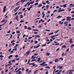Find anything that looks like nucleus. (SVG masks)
<instances>
[{"instance_id": "1", "label": "nucleus", "mask_w": 74, "mask_h": 74, "mask_svg": "<svg viewBox=\"0 0 74 74\" xmlns=\"http://www.w3.org/2000/svg\"><path fill=\"white\" fill-rule=\"evenodd\" d=\"M20 8V6H18L17 7H16L14 10V12H16V11H17L19 9V8Z\"/></svg>"}, {"instance_id": "2", "label": "nucleus", "mask_w": 74, "mask_h": 74, "mask_svg": "<svg viewBox=\"0 0 74 74\" xmlns=\"http://www.w3.org/2000/svg\"><path fill=\"white\" fill-rule=\"evenodd\" d=\"M3 22H3H5V23H4L2 25H5L6 22H7V20H5L4 19L2 20V21L1 22V23H2Z\"/></svg>"}, {"instance_id": "3", "label": "nucleus", "mask_w": 74, "mask_h": 74, "mask_svg": "<svg viewBox=\"0 0 74 74\" xmlns=\"http://www.w3.org/2000/svg\"><path fill=\"white\" fill-rule=\"evenodd\" d=\"M30 52V51H28L25 53L24 55H26V56H28L29 55Z\"/></svg>"}, {"instance_id": "4", "label": "nucleus", "mask_w": 74, "mask_h": 74, "mask_svg": "<svg viewBox=\"0 0 74 74\" xmlns=\"http://www.w3.org/2000/svg\"><path fill=\"white\" fill-rule=\"evenodd\" d=\"M67 19H66L67 21H70L71 20H70V19H71V17H69V16H68L66 18Z\"/></svg>"}, {"instance_id": "5", "label": "nucleus", "mask_w": 74, "mask_h": 74, "mask_svg": "<svg viewBox=\"0 0 74 74\" xmlns=\"http://www.w3.org/2000/svg\"><path fill=\"white\" fill-rule=\"evenodd\" d=\"M46 63V62H43L42 63L40 64V65H47V64H45Z\"/></svg>"}, {"instance_id": "6", "label": "nucleus", "mask_w": 74, "mask_h": 74, "mask_svg": "<svg viewBox=\"0 0 74 74\" xmlns=\"http://www.w3.org/2000/svg\"><path fill=\"white\" fill-rule=\"evenodd\" d=\"M73 39H69V42H71V43H73V41H72Z\"/></svg>"}, {"instance_id": "7", "label": "nucleus", "mask_w": 74, "mask_h": 74, "mask_svg": "<svg viewBox=\"0 0 74 74\" xmlns=\"http://www.w3.org/2000/svg\"><path fill=\"white\" fill-rule=\"evenodd\" d=\"M58 61H59V60H58V59L57 58H56L55 59V62H58Z\"/></svg>"}, {"instance_id": "8", "label": "nucleus", "mask_w": 74, "mask_h": 74, "mask_svg": "<svg viewBox=\"0 0 74 74\" xmlns=\"http://www.w3.org/2000/svg\"><path fill=\"white\" fill-rule=\"evenodd\" d=\"M64 48H66V45H63L62 47V49Z\"/></svg>"}, {"instance_id": "9", "label": "nucleus", "mask_w": 74, "mask_h": 74, "mask_svg": "<svg viewBox=\"0 0 74 74\" xmlns=\"http://www.w3.org/2000/svg\"><path fill=\"white\" fill-rule=\"evenodd\" d=\"M12 56H13V55H11L9 56H8V59H10V58H12Z\"/></svg>"}, {"instance_id": "10", "label": "nucleus", "mask_w": 74, "mask_h": 74, "mask_svg": "<svg viewBox=\"0 0 74 74\" xmlns=\"http://www.w3.org/2000/svg\"><path fill=\"white\" fill-rule=\"evenodd\" d=\"M66 5H67V4H65L63 5V8H66V7H67V6H66Z\"/></svg>"}, {"instance_id": "11", "label": "nucleus", "mask_w": 74, "mask_h": 74, "mask_svg": "<svg viewBox=\"0 0 74 74\" xmlns=\"http://www.w3.org/2000/svg\"><path fill=\"white\" fill-rule=\"evenodd\" d=\"M38 60L36 61V62H39V61H40V60H41V58H38Z\"/></svg>"}, {"instance_id": "12", "label": "nucleus", "mask_w": 74, "mask_h": 74, "mask_svg": "<svg viewBox=\"0 0 74 74\" xmlns=\"http://www.w3.org/2000/svg\"><path fill=\"white\" fill-rule=\"evenodd\" d=\"M17 47H16V48H15V49H12V51H17Z\"/></svg>"}, {"instance_id": "13", "label": "nucleus", "mask_w": 74, "mask_h": 74, "mask_svg": "<svg viewBox=\"0 0 74 74\" xmlns=\"http://www.w3.org/2000/svg\"><path fill=\"white\" fill-rule=\"evenodd\" d=\"M62 16H58L57 17V18H62Z\"/></svg>"}, {"instance_id": "14", "label": "nucleus", "mask_w": 74, "mask_h": 74, "mask_svg": "<svg viewBox=\"0 0 74 74\" xmlns=\"http://www.w3.org/2000/svg\"><path fill=\"white\" fill-rule=\"evenodd\" d=\"M46 3H47L48 4H50V2H49V1H46Z\"/></svg>"}, {"instance_id": "15", "label": "nucleus", "mask_w": 74, "mask_h": 74, "mask_svg": "<svg viewBox=\"0 0 74 74\" xmlns=\"http://www.w3.org/2000/svg\"><path fill=\"white\" fill-rule=\"evenodd\" d=\"M25 1V0H21V3H24Z\"/></svg>"}, {"instance_id": "16", "label": "nucleus", "mask_w": 74, "mask_h": 74, "mask_svg": "<svg viewBox=\"0 0 74 74\" xmlns=\"http://www.w3.org/2000/svg\"><path fill=\"white\" fill-rule=\"evenodd\" d=\"M59 32V30L56 31L54 32V33H55L56 34Z\"/></svg>"}, {"instance_id": "17", "label": "nucleus", "mask_w": 74, "mask_h": 74, "mask_svg": "<svg viewBox=\"0 0 74 74\" xmlns=\"http://www.w3.org/2000/svg\"><path fill=\"white\" fill-rule=\"evenodd\" d=\"M32 30L33 31H37V32H39V30L38 29H33Z\"/></svg>"}, {"instance_id": "18", "label": "nucleus", "mask_w": 74, "mask_h": 74, "mask_svg": "<svg viewBox=\"0 0 74 74\" xmlns=\"http://www.w3.org/2000/svg\"><path fill=\"white\" fill-rule=\"evenodd\" d=\"M18 44H16L15 45V47H14L13 48H16V47H18Z\"/></svg>"}, {"instance_id": "19", "label": "nucleus", "mask_w": 74, "mask_h": 74, "mask_svg": "<svg viewBox=\"0 0 74 74\" xmlns=\"http://www.w3.org/2000/svg\"><path fill=\"white\" fill-rule=\"evenodd\" d=\"M46 8H47V10H48V8H49V5H47L46 7Z\"/></svg>"}, {"instance_id": "20", "label": "nucleus", "mask_w": 74, "mask_h": 74, "mask_svg": "<svg viewBox=\"0 0 74 74\" xmlns=\"http://www.w3.org/2000/svg\"><path fill=\"white\" fill-rule=\"evenodd\" d=\"M0 58H4V56H2V54H1L0 55Z\"/></svg>"}, {"instance_id": "21", "label": "nucleus", "mask_w": 74, "mask_h": 74, "mask_svg": "<svg viewBox=\"0 0 74 74\" xmlns=\"http://www.w3.org/2000/svg\"><path fill=\"white\" fill-rule=\"evenodd\" d=\"M29 65H31V64H32V65H36V64H34V63H29Z\"/></svg>"}, {"instance_id": "22", "label": "nucleus", "mask_w": 74, "mask_h": 74, "mask_svg": "<svg viewBox=\"0 0 74 74\" xmlns=\"http://www.w3.org/2000/svg\"><path fill=\"white\" fill-rule=\"evenodd\" d=\"M60 24H61V25H62V24H63V22H62V21H60L59 23V24H60Z\"/></svg>"}, {"instance_id": "23", "label": "nucleus", "mask_w": 74, "mask_h": 74, "mask_svg": "<svg viewBox=\"0 0 74 74\" xmlns=\"http://www.w3.org/2000/svg\"><path fill=\"white\" fill-rule=\"evenodd\" d=\"M40 45H38L36 46V47H34V48H38V47H40Z\"/></svg>"}, {"instance_id": "24", "label": "nucleus", "mask_w": 74, "mask_h": 74, "mask_svg": "<svg viewBox=\"0 0 74 74\" xmlns=\"http://www.w3.org/2000/svg\"><path fill=\"white\" fill-rule=\"evenodd\" d=\"M24 27L25 28V29H27V27L26 26H24Z\"/></svg>"}, {"instance_id": "25", "label": "nucleus", "mask_w": 74, "mask_h": 74, "mask_svg": "<svg viewBox=\"0 0 74 74\" xmlns=\"http://www.w3.org/2000/svg\"><path fill=\"white\" fill-rule=\"evenodd\" d=\"M34 2V1H32L30 3V4H33Z\"/></svg>"}, {"instance_id": "26", "label": "nucleus", "mask_w": 74, "mask_h": 74, "mask_svg": "<svg viewBox=\"0 0 74 74\" xmlns=\"http://www.w3.org/2000/svg\"><path fill=\"white\" fill-rule=\"evenodd\" d=\"M29 2H28V3H27L25 5H24V6H25V7H26V6H27V4H29Z\"/></svg>"}, {"instance_id": "27", "label": "nucleus", "mask_w": 74, "mask_h": 74, "mask_svg": "<svg viewBox=\"0 0 74 74\" xmlns=\"http://www.w3.org/2000/svg\"><path fill=\"white\" fill-rule=\"evenodd\" d=\"M45 68H47V69H50V67L48 66H46L45 67Z\"/></svg>"}, {"instance_id": "28", "label": "nucleus", "mask_w": 74, "mask_h": 74, "mask_svg": "<svg viewBox=\"0 0 74 74\" xmlns=\"http://www.w3.org/2000/svg\"><path fill=\"white\" fill-rule=\"evenodd\" d=\"M15 42V40H13L12 41H11V44H12V42Z\"/></svg>"}, {"instance_id": "29", "label": "nucleus", "mask_w": 74, "mask_h": 74, "mask_svg": "<svg viewBox=\"0 0 74 74\" xmlns=\"http://www.w3.org/2000/svg\"><path fill=\"white\" fill-rule=\"evenodd\" d=\"M42 4H40L39 5H38V7H41V6H42Z\"/></svg>"}, {"instance_id": "30", "label": "nucleus", "mask_w": 74, "mask_h": 74, "mask_svg": "<svg viewBox=\"0 0 74 74\" xmlns=\"http://www.w3.org/2000/svg\"><path fill=\"white\" fill-rule=\"evenodd\" d=\"M46 55H47V56H49V55H50V53H46Z\"/></svg>"}, {"instance_id": "31", "label": "nucleus", "mask_w": 74, "mask_h": 74, "mask_svg": "<svg viewBox=\"0 0 74 74\" xmlns=\"http://www.w3.org/2000/svg\"><path fill=\"white\" fill-rule=\"evenodd\" d=\"M30 59H29L28 60V62L27 63V64H29V63H30Z\"/></svg>"}, {"instance_id": "32", "label": "nucleus", "mask_w": 74, "mask_h": 74, "mask_svg": "<svg viewBox=\"0 0 74 74\" xmlns=\"http://www.w3.org/2000/svg\"><path fill=\"white\" fill-rule=\"evenodd\" d=\"M20 33V31H16V33Z\"/></svg>"}, {"instance_id": "33", "label": "nucleus", "mask_w": 74, "mask_h": 74, "mask_svg": "<svg viewBox=\"0 0 74 74\" xmlns=\"http://www.w3.org/2000/svg\"><path fill=\"white\" fill-rule=\"evenodd\" d=\"M18 15H17V16H16V17H15V19H18Z\"/></svg>"}, {"instance_id": "34", "label": "nucleus", "mask_w": 74, "mask_h": 74, "mask_svg": "<svg viewBox=\"0 0 74 74\" xmlns=\"http://www.w3.org/2000/svg\"><path fill=\"white\" fill-rule=\"evenodd\" d=\"M68 22L65 21V22L64 23V24H68Z\"/></svg>"}, {"instance_id": "35", "label": "nucleus", "mask_w": 74, "mask_h": 74, "mask_svg": "<svg viewBox=\"0 0 74 74\" xmlns=\"http://www.w3.org/2000/svg\"><path fill=\"white\" fill-rule=\"evenodd\" d=\"M12 36H13V35H12V34H11V37H10V38L11 39L12 37Z\"/></svg>"}, {"instance_id": "36", "label": "nucleus", "mask_w": 74, "mask_h": 74, "mask_svg": "<svg viewBox=\"0 0 74 74\" xmlns=\"http://www.w3.org/2000/svg\"><path fill=\"white\" fill-rule=\"evenodd\" d=\"M34 42L35 44H37V43H38V41H34Z\"/></svg>"}, {"instance_id": "37", "label": "nucleus", "mask_w": 74, "mask_h": 74, "mask_svg": "<svg viewBox=\"0 0 74 74\" xmlns=\"http://www.w3.org/2000/svg\"><path fill=\"white\" fill-rule=\"evenodd\" d=\"M38 2H37V3H35L34 4V5H37V4H38Z\"/></svg>"}, {"instance_id": "38", "label": "nucleus", "mask_w": 74, "mask_h": 74, "mask_svg": "<svg viewBox=\"0 0 74 74\" xmlns=\"http://www.w3.org/2000/svg\"><path fill=\"white\" fill-rule=\"evenodd\" d=\"M15 60H19V58H16L15 59Z\"/></svg>"}, {"instance_id": "39", "label": "nucleus", "mask_w": 74, "mask_h": 74, "mask_svg": "<svg viewBox=\"0 0 74 74\" xmlns=\"http://www.w3.org/2000/svg\"><path fill=\"white\" fill-rule=\"evenodd\" d=\"M21 73H22V72L20 71L18 73H17V74H20Z\"/></svg>"}, {"instance_id": "40", "label": "nucleus", "mask_w": 74, "mask_h": 74, "mask_svg": "<svg viewBox=\"0 0 74 74\" xmlns=\"http://www.w3.org/2000/svg\"><path fill=\"white\" fill-rule=\"evenodd\" d=\"M31 71H32L31 70H30L29 71L28 73V74H30V73H31Z\"/></svg>"}, {"instance_id": "41", "label": "nucleus", "mask_w": 74, "mask_h": 74, "mask_svg": "<svg viewBox=\"0 0 74 74\" xmlns=\"http://www.w3.org/2000/svg\"><path fill=\"white\" fill-rule=\"evenodd\" d=\"M60 59H61V60H63V59L62 57L59 58V60H60Z\"/></svg>"}, {"instance_id": "42", "label": "nucleus", "mask_w": 74, "mask_h": 74, "mask_svg": "<svg viewBox=\"0 0 74 74\" xmlns=\"http://www.w3.org/2000/svg\"><path fill=\"white\" fill-rule=\"evenodd\" d=\"M59 36V35L57 34V35H54L53 36H54V37H57V36Z\"/></svg>"}, {"instance_id": "43", "label": "nucleus", "mask_w": 74, "mask_h": 74, "mask_svg": "<svg viewBox=\"0 0 74 74\" xmlns=\"http://www.w3.org/2000/svg\"><path fill=\"white\" fill-rule=\"evenodd\" d=\"M12 44H10L9 45V47H12Z\"/></svg>"}, {"instance_id": "44", "label": "nucleus", "mask_w": 74, "mask_h": 74, "mask_svg": "<svg viewBox=\"0 0 74 74\" xmlns=\"http://www.w3.org/2000/svg\"><path fill=\"white\" fill-rule=\"evenodd\" d=\"M15 34V32H13L12 33V34L13 35Z\"/></svg>"}, {"instance_id": "45", "label": "nucleus", "mask_w": 74, "mask_h": 74, "mask_svg": "<svg viewBox=\"0 0 74 74\" xmlns=\"http://www.w3.org/2000/svg\"><path fill=\"white\" fill-rule=\"evenodd\" d=\"M59 11L58 12H62V10H58Z\"/></svg>"}, {"instance_id": "46", "label": "nucleus", "mask_w": 74, "mask_h": 74, "mask_svg": "<svg viewBox=\"0 0 74 74\" xmlns=\"http://www.w3.org/2000/svg\"><path fill=\"white\" fill-rule=\"evenodd\" d=\"M36 59H34V60H32L31 61V62H33V61H36Z\"/></svg>"}, {"instance_id": "47", "label": "nucleus", "mask_w": 74, "mask_h": 74, "mask_svg": "<svg viewBox=\"0 0 74 74\" xmlns=\"http://www.w3.org/2000/svg\"><path fill=\"white\" fill-rule=\"evenodd\" d=\"M33 58H34V56H32L31 58V59H33Z\"/></svg>"}, {"instance_id": "48", "label": "nucleus", "mask_w": 74, "mask_h": 74, "mask_svg": "<svg viewBox=\"0 0 74 74\" xmlns=\"http://www.w3.org/2000/svg\"><path fill=\"white\" fill-rule=\"evenodd\" d=\"M20 18H23V15H20Z\"/></svg>"}, {"instance_id": "49", "label": "nucleus", "mask_w": 74, "mask_h": 74, "mask_svg": "<svg viewBox=\"0 0 74 74\" xmlns=\"http://www.w3.org/2000/svg\"><path fill=\"white\" fill-rule=\"evenodd\" d=\"M24 22V21H22V20H21V21H20L21 23H22L23 22Z\"/></svg>"}, {"instance_id": "50", "label": "nucleus", "mask_w": 74, "mask_h": 74, "mask_svg": "<svg viewBox=\"0 0 74 74\" xmlns=\"http://www.w3.org/2000/svg\"><path fill=\"white\" fill-rule=\"evenodd\" d=\"M31 29H32V28H30V27H29L28 28V30H31Z\"/></svg>"}, {"instance_id": "51", "label": "nucleus", "mask_w": 74, "mask_h": 74, "mask_svg": "<svg viewBox=\"0 0 74 74\" xmlns=\"http://www.w3.org/2000/svg\"><path fill=\"white\" fill-rule=\"evenodd\" d=\"M45 6H42V7L41 8H42V9H43V8H45Z\"/></svg>"}, {"instance_id": "52", "label": "nucleus", "mask_w": 74, "mask_h": 74, "mask_svg": "<svg viewBox=\"0 0 74 74\" xmlns=\"http://www.w3.org/2000/svg\"><path fill=\"white\" fill-rule=\"evenodd\" d=\"M42 14L43 15V16H45V13H44V12H42Z\"/></svg>"}, {"instance_id": "53", "label": "nucleus", "mask_w": 74, "mask_h": 74, "mask_svg": "<svg viewBox=\"0 0 74 74\" xmlns=\"http://www.w3.org/2000/svg\"><path fill=\"white\" fill-rule=\"evenodd\" d=\"M20 14H22L21 12H19L18 13V15H20Z\"/></svg>"}, {"instance_id": "54", "label": "nucleus", "mask_w": 74, "mask_h": 74, "mask_svg": "<svg viewBox=\"0 0 74 74\" xmlns=\"http://www.w3.org/2000/svg\"><path fill=\"white\" fill-rule=\"evenodd\" d=\"M47 45L46 44H45V45H42V47H44V46H46Z\"/></svg>"}, {"instance_id": "55", "label": "nucleus", "mask_w": 74, "mask_h": 74, "mask_svg": "<svg viewBox=\"0 0 74 74\" xmlns=\"http://www.w3.org/2000/svg\"><path fill=\"white\" fill-rule=\"evenodd\" d=\"M38 70H37L36 71H35L34 73L35 74L36 73H37V71H38Z\"/></svg>"}, {"instance_id": "56", "label": "nucleus", "mask_w": 74, "mask_h": 74, "mask_svg": "<svg viewBox=\"0 0 74 74\" xmlns=\"http://www.w3.org/2000/svg\"><path fill=\"white\" fill-rule=\"evenodd\" d=\"M38 53H36L34 54V56H37V55H38Z\"/></svg>"}, {"instance_id": "57", "label": "nucleus", "mask_w": 74, "mask_h": 74, "mask_svg": "<svg viewBox=\"0 0 74 74\" xmlns=\"http://www.w3.org/2000/svg\"><path fill=\"white\" fill-rule=\"evenodd\" d=\"M26 10V8H24L23 10H22V11H25V10Z\"/></svg>"}, {"instance_id": "58", "label": "nucleus", "mask_w": 74, "mask_h": 74, "mask_svg": "<svg viewBox=\"0 0 74 74\" xmlns=\"http://www.w3.org/2000/svg\"><path fill=\"white\" fill-rule=\"evenodd\" d=\"M15 58H18V55H16L15 56Z\"/></svg>"}, {"instance_id": "59", "label": "nucleus", "mask_w": 74, "mask_h": 74, "mask_svg": "<svg viewBox=\"0 0 74 74\" xmlns=\"http://www.w3.org/2000/svg\"><path fill=\"white\" fill-rule=\"evenodd\" d=\"M60 49L59 48H58L56 50V51H59V50Z\"/></svg>"}, {"instance_id": "60", "label": "nucleus", "mask_w": 74, "mask_h": 74, "mask_svg": "<svg viewBox=\"0 0 74 74\" xmlns=\"http://www.w3.org/2000/svg\"><path fill=\"white\" fill-rule=\"evenodd\" d=\"M53 37H54V36H51V38L52 39H53Z\"/></svg>"}, {"instance_id": "61", "label": "nucleus", "mask_w": 74, "mask_h": 74, "mask_svg": "<svg viewBox=\"0 0 74 74\" xmlns=\"http://www.w3.org/2000/svg\"><path fill=\"white\" fill-rule=\"evenodd\" d=\"M53 34V32H52L49 34V35H51V34Z\"/></svg>"}, {"instance_id": "62", "label": "nucleus", "mask_w": 74, "mask_h": 74, "mask_svg": "<svg viewBox=\"0 0 74 74\" xmlns=\"http://www.w3.org/2000/svg\"><path fill=\"white\" fill-rule=\"evenodd\" d=\"M29 69H27L26 70V71H27L26 73H27L28 72V71H29Z\"/></svg>"}, {"instance_id": "63", "label": "nucleus", "mask_w": 74, "mask_h": 74, "mask_svg": "<svg viewBox=\"0 0 74 74\" xmlns=\"http://www.w3.org/2000/svg\"><path fill=\"white\" fill-rule=\"evenodd\" d=\"M33 48V45H32V47H31L30 49H32Z\"/></svg>"}, {"instance_id": "64", "label": "nucleus", "mask_w": 74, "mask_h": 74, "mask_svg": "<svg viewBox=\"0 0 74 74\" xmlns=\"http://www.w3.org/2000/svg\"><path fill=\"white\" fill-rule=\"evenodd\" d=\"M69 74H73V73H72V72L71 71L70 72H69Z\"/></svg>"}]
</instances>
